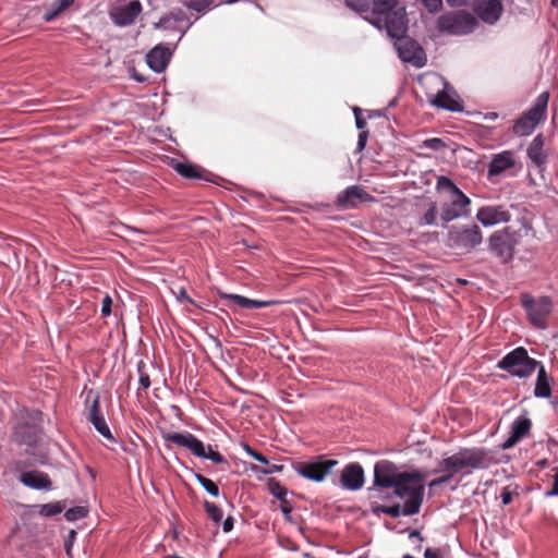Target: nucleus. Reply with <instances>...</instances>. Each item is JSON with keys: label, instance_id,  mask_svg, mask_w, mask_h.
I'll list each match as a JSON object with an SVG mask.
<instances>
[{"label": "nucleus", "instance_id": "f257e3e1", "mask_svg": "<svg viewBox=\"0 0 558 558\" xmlns=\"http://www.w3.org/2000/svg\"><path fill=\"white\" fill-rule=\"evenodd\" d=\"M425 475L420 472H400L397 465L388 460H380L374 466V486L376 488H393V495L404 499L403 506H378L377 511L391 518L418 513L424 497Z\"/></svg>", "mask_w": 558, "mask_h": 558}, {"label": "nucleus", "instance_id": "f03ea898", "mask_svg": "<svg viewBox=\"0 0 558 558\" xmlns=\"http://www.w3.org/2000/svg\"><path fill=\"white\" fill-rule=\"evenodd\" d=\"M163 439L167 444L190 450L197 458L208 459L216 464H228L227 459L220 452L214 450L210 445L206 446L189 432L168 433L163 435Z\"/></svg>", "mask_w": 558, "mask_h": 558}, {"label": "nucleus", "instance_id": "7ed1b4c3", "mask_svg": "<svg viewBox=\"0 0 558 558\" xmlns=\"http://www.w3.org/2000/svg\"><path fill=\"white\" fill-rule=\"evenodd\" d=\"M483 241L480 227L475 223L452 226L448 230L447 245L465 253L473 251Z\"/></svg>", "mask_w": 558, "mask_h": 558}, {"label": "nucleus", "instance_id": "20e7f679", "mask_svg": "<svg viewBox=\"0 0 558 558\" xmlns=\"http://www.w3.org/2000/svg\"><path fill=\"white\" fill-rule=\"evenodd\" d=\"M477 26L476 19L469 12L457 11L442 14L438 19V28L451 35H465Z\"/></svg>", "mask_w": 558, "mask_h": 558}, {"label": "nucleus", "instance_id": "39448f33", "mask_svg": "<svg viewBox=\"0 0 558 558\" xmlns=\"http://www.w3.org/2000/svg\"><path fill=\"white\" fill-rule=\"evenodd\" d=\"M422 81L426 85L441 86V89L437 90L436 94H428V100L432 105L450 111L460 110L459 101L447 92L448 83L442 76L436 73H430L426 74Z\"/></svg>", "mask_w": 558, "mask_h": 558}, {"label": "nucleus", "instance_id": "423d86ee", "mask_svg": "<svg viewBox=\"0 0 558 558\" xmlns=\"http://www.w3.org/2000/svg\"><path fill=\"white\" fill-rule=\"evenodd\" d=\"M462 474H470L473 470L487 469L495 460L493 454L483 448H463L458 451Z\"/></svg>", "mask_w": 558, "mask_h": 558}, {"label": "nucleus", "instance_id": "0eeeda50", "mask_svg": "<svg viewBox=\"0 0 558 558\" xmlns=\"http://www.w3.org/2000/svg\"><path fill=\"white\" fill-rule=\"evenodd\" d=\"M553 310V302L548 296L534 299L525 294V312L530 323L539 329L547 327V320Z\"/></svg>", "mask_w": 558, "mask_h": 558}, {"label": "nucleus", "instance_id": "6e6552de", "mask_svg": "<svg viewBox=\"0 0 558 558\" xmlns=\"http://www.w3.org/2000/svg\"><path fill=\"white\" fill-rule=\"evenodd\" d=\"M337 464V460L318 457L314 461L299 462L294 466V470L302 477L319 483L326 478L332 468Z\"/></svg>", "mask_w": 558, "mask_h": 558}, {"label": "nucleus", "instance_id": "1a4fd4ad", "mask_svg": "<svg viewBox=\"0 0 558 558\" xmlns=\"http://www.w3.org/2000/svg\"><path fill=\"white\" fill-rule=\"evenodd\" d=\"M471 199L462 192H454L448 196V201L441 204L440 218L444 222L468 217L470 214Z\"/></svg>", "mask_w": 558, "mask_h": 558}, {"label": "nucleus", "instance_id": "9d476101", "mask_svg": "<svg viewBox=\"0 0 558 558\" xmlns=\"http://www.w3.org/2000/svg\"><path fill=\"white\" fill-rule=\"evenodd\" d=\"M548 101L549 92L545 90L537 96L532 107L525 111V136L532 134L535 128L546 120Z\"/></svg>", "mask_w": 558, "mask_h": 558}, {"label": "nucleus", "instance_id": "9b49d317", "mask_svg": "<svg viewBox=\"0 0 558 558\" xmlns=\"http://www.w3.org/2000/svg\"><path fill=\"white\" fill-rule=\"evenodd\" d=\"M375 197L360 185H351L338 194L336 205L342 209L356 208L360 203L374 202Z\"/></svg>", "mask_w": 558, "mask_h": 558}, {"label": "nucleus", "instance_id": "f8f14e48", "mask_svg": "<svg viewBox=\"0 0 558 558\" xmlns=\"http://www.w3.org/2000/svg\"><path fill=\"white\" fill-rule=\"evenodd\" d=\"M398 40L397 50L402 61L412 63L417 68L425 64L426 58L424 50L416 41L404 37Z\"/></svg>", "mask_w": 558, "mask_h": 558}, {"label": "nucleus", "instance_id": "ddd939ff", "mask_svg": "<svg viewBox=\"0 0 558 558\" xmlns=\"http://www.w3.org/2000/svg\"><path fill=\"white\" fill-rule=\"evenodd\" d=\"M384 15V23L388 35L395 39H401L408 29V21L403 10H391L388 13H379Z\"/></svg>", "mask_w": 558, "mask_h": 558}, {"label": "nucleus", "instance_id": "4468645a", "mask_svg": "<svg viewBox=\"0 0 558 558\" xmlns=\"http://www.w3.org/2000/svg\"><path fill=\"white\" fill-rule=\"evenodd\" d=\"M341 487L348 490H359L364 485V470L360 463L347 464L340 475Z\"/></svg>", "mask_w": 558, "mask_h": 558}, {"label": "nucleus", "instance_id": "2eb2a0df", "mask_svg": "<svg viewBox=\"0 0 558 558\" xmlns=\"http://www.w3.org/2000/svg\"><path fill=\"white\" fill-rule=\"evenodd\" d=\"M142 11L140 1L134 0L124 5L116 8L111 12V17L117 25L126 26L132 24Z\"/></svg>", "mask_w": 558, "mask_h": 558}, {"label": "nucleus", "instance_id": "dca6fc26", "mask_svg": "<svg viewBox=\"0 0 558 558\" xmlns=\"http://www.w3.org/2000/svg\"><path fill=\"white\" fill-rule=\"evenodd\" d=\"M476 218L483 226L490 227L507 222L509 220V213L499 206H485L478 209Z\"/></svg>", "mask_w": 558, "mask_h": 558}, {"label": "nucleus", "instance_id": "f3484780", "mask_svg": "<svg viewBox=\"0 0 558 558\" xmlns=\"http://www.w3.org/2000/svg\"><path fill=\"white\" fill-rule=\"evenodd\" d=\"M475 12L485 23L494 24L501 15L502 5L499 0H483L476 3Z\"/></svg>", "mask_w": 558, "mask_h": 558}, {"label": "nucleus", "instance_id": "a211bd4d", "mask_svg": "<svg viewBox=\"0 0 558 558\" xmlns=\"http://www.w3.org/2000/svg\"><path fill=\"white\" fill-rule=\"evenodd\" d=\"M171 54L172 52L168 47L157 45L147 53L146 61L153 71L161 73L167 68Z\"/></svg>", "mask_w": 558, "mask_h": 558}, {"label": "nucleus", "instance_id": "6ab92c4d", "mask_svg": "<svg viewBox=\"0 0 558 558\" xmlns=\"http://www.w3.org/2000/svg\"><path fill=\"white\" fill-rule=\"evenodd\" d=\"M498 367L511 375L523 377V347H518L498 362Z\"/></svg>", "mask_w": 558, "mask_h": 558}, {"label": "nucleus", "instance_id": "aec40b11", "mask_svg": "<svg viewBox=\"0 0 558 558\" xmlns=\"http://www.w3.org/2000/svg\"><path fill=\"white\" fill-rule=\"evenodd\" d=\"M219 295L221 300L229 301L230 303H233L241 308L248 310L268 307L280 303L279 301L276 300H253L234 293H220Z\"/></svg>", "mask_w": 558, "mask_h": 558}, {"label": "nucleus", "instance_id": "412c9836", "mask_svg": "<svg viewBox=\"0 0 558 558\" xmlns=\"http://www.w3.org/2000/svg\"><path fill=\"white\" fill-rule=\"evenodd\" d=\"M20 481L27 487L34 489L49 490L52 486L48 474L40 471H27L20 475Z\"/></svg>", "mask_w": 558, "mask_h": 558}, {"label": "nucleus", "instance_id": "4be33fe9", "mask_svg": "<svg viewBox=\"0 0 558 558\" xmlns=\"http://www.w3.org/2000/svg\"><path fill=\"white\" fill-rule=\"evenodd\" d=\"M514 165V157L512 151L505 150L497 155H495L489 163L488 167V175L494 177L498 175L505 170L513 167Z\"/></svg>", "mask_w": 558, "mask_h": 558}, {"label": "nucleus", "instance_id": "5701e85b", "mask_svg": "<svg viewBox=\"0 0 558 558\" xmlns=\"http://www.w3.org/2000/svg\"><path fill=\"white\" fill-rule=\"evenodd\" d=\"M544 136L538 134L527 147L526 154L531 161L539 169L547 162L548 155L544 150Z\"/></svg>", "mask_w": 558, "mask_h": 558}, {"label": "nucleus", "instance_id": "b1692460", "mask_svg": "<svg viewBox=\"0 0 558 558\" xmlns=\"http://www.w3.org/2000/svg\"><path fill=\"white\" fill-rule=\"evenodd\" d=\"M75 0H46L43 2V19L51 22L74 3Z\"/></svg>", "mask_w": 558, "mask_h": 558}, {"label": "nucleus", "instance_id": "393cba45", "mask_svg": "<svg viewBox=\"0 0 558 558\" xmlns=\"http://www.w3.org/2000/svg\"><path fill=\"white\" fill-rule=\"evenodd\" d=\"M13 437L19 444L32 446L37 440V427L29 423L17 424L14 427Z\"/></svg>", "mask_w": 558, "mask_h": 558}, {"label": "nucleus", "instance_id": "a878e982", "mask_svg": "<svg viewBox=\"0 0 558 558\" xmlns=\"http://www.w3.org/2000/svg\"><path fill=\"white\" fill-rule=\"evenodd\" d=\"M534 396L537 398H549L551 396V378L544 366L539 367L534 387Z\"/></svg>", "mask_w": 558, "mask_h": 558}, {"label": "nucleus", "instance_id": "bb28decb", "mask_svg": "<svg viewBox=\"0 0 558 558\" xmlns=\"http://www.w3.org/2000/svg\"><path fill=\"white\" fill-rule=\"evenodd\" d=\"M435 472L447 473L451 480L456 474L462 473L458 452L442 459Z\"/></svg>", "mask_w": 558, "mask_h": 558}, {"label": "nucleus", "instance_id": "cd10ccee", "mask_svg": "<svg viewBox=\"0 0 558 558\" xmlns=\"http://www.w3.org/2000/svg\"><path fill=\"white\" fill-rule=\"evenodd\" d=\"M490 246L498 254L504 255L510 253L512 246V240L508 232H495L490 239Z\"/></svg>", "mask_w": 558, "mask_h": 558}, {"label": "nucleus", "instance_id": "c85d7f7f", "mask_svg": "<svg viewBox=\"0 0 558 558\" xmlns=\"http://www.w3.org/2000/svg\"><path fill=\"white\" fill-rule=\"evenodd\" d=\"M521 437H523V416H518L513 422L510 436L502 444V448H511Z\"/></svg>", "mask_w": 558, "mask_h": 558}, {"label": "nucleus", "instance_id": "c756f323", "mask_svg": "<svg viewBox=\"0 0 558 558\" xmlns=\"http://www.w3.org/2000/svg\"><path fill=\"white\" fill-rule=\"evenodd\" d=\"M175 171L187 179L202 178L199 169L191 163L177 161L173 166Z\"/></svg>", "mask_w": 558, "mask_h": 558}, {"label": "nucleus", "instance_id": "7c9ffc66", "mask_svg": "<svg viewBox=\"0 0 558 558\" xmlns=\"http://www.w3.org/2000/svg\"><path fill=\"white\" fill-rule=\"evenodd\" d=\"M138 373V389L137 395H141L142 390H147L150 387V376L147 372V366L143 361L137 363Z\"/></svg>", "mask_w": 558, "mask_h": 558}, {"label": "nucleus", "instance_id": "2f4dec72", "mask_svg": "<svg viewBox=\"0 0 558 558\" xmlns=\"http://www.w3.org/2000/svg\"><path fill=\"white\" fill-rule=\"evenodd\" d=\"M204 509L207 513V515L216 523V524H219L221 521H222V518H223V511L221 508H219L217 505H215L214 502H210L208 500H205L204 504Z\"/></svg>", "mask_w": 558, "mask_h": 558}, {"label": "nucleus", "instance_id": "473e14b6", "mask_svg": "<svg viewBox=\"0 0 558 558\" xmlns=\"http://www.w3.org/2000/svg\"><path fill=\"white\" fill-rule=\"evenodd\" d=\"M194 476H195L196 481L201 484V486L208 494H210L214 497L219 496V493H220L219 487L217 486V484L215 482H213L211 480L207 478L206 476H204L199 473H195Z\"/></svg>", "mask_w": 558, "mask_h": 558}, {"label": "nucleus", "instance_id": "72a5a7b5", "mask_svg": "<svg viewBox=\"0 0 558 558\" xmlns=\"http://www.w3.org/2000/svg\"><path fill=\"white\" fill-rule=\"evenodd\" d=\"M437 215H438V208L436 206V203H430L428 209L425 211V214L420 219L418 225L420 226H433L437 222Z\"/></svg>", "mask_w": 558, "mask_h": 558}, {"label": "nucleus", "instance_id": "f704fd0d", "mask_svg": "<svg viewBox=\"0 0 558 558\" xmlns=\"http://www.w3.org/2000/svg\"><path fill=\"white\" fill-rule=\"evenodd\" d=\"M269 492L272 496L278 498L281 502L286 504L287 489L276 480L271 478L268 482Z\"/></svg>", "mask_w": 558, "mask_h": 558}, {"label": "nucleus", "instance_id": "c9c22d12", "mask_svg": "<svg viewBox=\"0 0 558 558\" xmlns=\"http://www.w3.org/2000/svg\"><path fill=\"white\" fill-rule=\"evenodd\" d=\"M436 187L437 190L446 191L448 196L461 191L449 178L444 175L438 178Z\"/></svg>", "mask_w": 558, "mask_h": 558}, {"label": "nucleus", "instance_id": "e433bc0d", "mask_svg": "<svg viewBox=\"0 0 558 558\" xmlns=\"http://www.w3.org/2000/svg\"><path fill=\"white\" fill-rule=\"evenodd\" d=\"M90 423L94 425V427L100 435H102L105 438L109 440H113V436L104 416H100L95 421H92Z\"/></svg>", "mask_w": 558, "mask_h": 558}, {"label": "nucleus", "instance_id": "4c0bfd02", "mask_svg": "<svg viewBox=\"0 0 558 558\" xmlns=\"http://www.w3.org/2000/svg\"><path fill=\"white\" fill-rule=\"evenodd\" d=\"M374 13H388L393 10L397 4V0H373Z\"/></svg>", "mask_w": 558, "mask_h": 558}, {"label": "nucleus", "instance_id": "58836bf2", "mask_svg": "<svg viewBox=\"0 0 558 558\" xmlns=\"http://www.w3.org/2000/svg\"><path fill=\"white\" fill-rule=\"evenodd\" d=\"M87 510L84 507L77 506L65 511L64 517L68 521H77L85 518Z\"/></svg>", "mask_w": 558, "mask_h": 558}, {"label": "nucleus", "instance_id": "ea45409f", "mask_svg": "<svg viewBox=\"0 0 558 558\" xmlns=\"http://www.w3.org/2000/svg\"><path fill=\"white\" fill-rule=\"evenodd\" d=\"M63 507L60 502L46 504L40 507V514L45 517H53L61 513Z\"/></svg>", "mask_w": 558, "mask_h": 558}, {"label": "nucleus", "instance_id": "a19ab883", "mask_svg": "<svg viewBox=\"0 0 558 558\" xmlns=\"http://www.w3.org/2000/svg\"><path fill=\"white\" fill-rule=\"evenodd\" d=\"M345 5L359 13L366 12L369 8V0H344Z\"/></svg>", "mask_w": 558, "mask_h": 558}, {"label": "nucleus", "instance_id": "79ce46f5", "mask_svg": "<svg viewBox=\"0 0 558 558\" xmlns=\"http://www.w3.org/2000/svg\"><path fill=\"white\" fill-rule=\"evenodd\" d=\"M104 416L100 410L99 397L96 396L93 400L88 410V421H95L96 418Z\"/></svg>", "mask_w": 558, "mask_h": 558}, {"label": "nucleus", "instance_id": "37998d69", "mask_svg": "<svg viewBox=\"0 0 558 558\" xmlns=\"http://www.w3.org/2000/svg\"><path fill=\"white\" fill-rule=\"evenodd\" d=\"M541 366L544 365L536 360L531 359L525 351V377L532 375L534 372L538 373Z\"/></svg>", "mask_w": 558, "mask_h": 558}, {"label": "nucleus", "instance_id": "c03bdc74", "mask_svg": "<svg viewBox=\"0 0 558 558\" xmlns=\"http://www.w3.org/2000/svg\"><path fill=\"white\" fill-rule=\"evenodd\" d=\"M185 5L196 12H203L209 8V2L207 0H190L185 2Z\"/></svg>", "mask_w": 558, "mask_h": 558}, {"label": "nucleus", "instance_id": "a18cd8bd", "mask_svg": "<svg viewBox=\"0 0 558 558\" xmlns=\"http://www.w3.org/2000/svg\"><path fill=\"white\" fill-rule=\"evenodd\" d=\"M266 468L265 469H260L256 465H253L252 466V470L255 471V472H259V473H263V474H272V473H278V472H281L283 466L282 465H278V464H265Z\"/></svg>", "mask_w": 558, "mask_h": 558}, {"label": "nucleus", "instance_id": "49530a36", "mask_svg": "<svg viewBox=\"0 0 558 558\" xmlns=\"http://www.w3.org/2000/svg\"><path fill=\"white\" fill-rule=\"evenodd\" d=\"M423 147L429 148L433 150H439L442 147H445V144H444L442 140L433 137V138L425 140L423 142Z\"/></svg>", "mask_w": 558, "mask_h": 558}, {"label": "nucleus", "instance_id": "de8ad7c7", "mask_svg": "<svg viewBox=\"0 0 558 558\" xmlns=\"http://www.w3.org/2000/svg\"><path fill=\"white\" fill-rule=\"evenodd\" d=\"M112 299L110 295H106L101 301V315L104 317H108L111 315V308H112Z\"/></svg>", "mask_w": 558, "mask_h": 558}, {"label": "nucleus", "instance_id": "09e8293b", "mask_svg": "<svg viewBox=\"0 0 558 558\" xmlns=\"http://www.w3.org/2000/svg\"><path fill=\"white\" fill-rule=\"evenodd\" d=\"M424 7L432 13L437 12L442 7V0H421Z\"/></svg>", "mask_w": 558, "mask_h": 558}, {"label": "nucleus", "instance_id": "8fccbe9b", "mask_svg": "<svg viewBox=\"0 0 558 558\" xmlns=\"http://www.w3.org/2000/svg\"><path fill=\"white\" fill-rule=\"evenodd\" d=\"M244 448H245V451L253 459H255L256 461H258V462H260L263 464H268V459L264 454H262V453L257 452L256 450L252 449L248 445H245Z\"/></svg>", "mask_w": 558, "mask_h": 558}, {"label": "nucleus", "instance_id": "3c124183", "mask_svg": "<svg viewBox=\"0 0 558 558\" xmlns=\"http://www.w3.org/2000/svg\"><path fill=\"white\" fill-rule=\"evenodd\" d=\"M234 526V519L233 517L229 515L225 519L222 523V530L225 533H229L233 530Z\"/></svg>", "mask_w": 558, "mask_h": 558}, {"label": "nucleus", "instance_id": "603ef678", "mask_svg": "<svg viewBox=\"0 0 558 558\" xmlns=\"http://www.w3.org/2000/svg\"><path fill=\"white\" fill-rule=\"evenodd\" d=\"M450 480L451 478L449 477V475L447 473H442V475L440 477L433 480L429 483V486L434 487V486H437V485H440V484H445V483H448Z\"/></svg>", "mask_w": 558, "mask_h": 558}, {"label": "nucleus", "instance_id": "864d4df0", "mask_svg": "<svg viewBox=\"0 0 558 558\" xmlns=\"http://www.w3.org/2000/svg\"><path fill=\"white\" fill-rule=\"evenodd\" d=\"M354 114H355V124H356V128L362 130L365 128L366 125V122L363 118H361V110L359 108H355L354 109Z\"/></svg>", "mask_w": 558, "mask_h": 558}, {"label": "nucleus", "instance_id": "5fc2aeb1", "mask_svg": "<svg viewBox=\"0 0 558 558\" xmlns=\"http://www.w3.org/2000/svg\"><path fill=\"white\" fill-rule=\"evenodd\" d=\"M367 132H361L359 134V140H357V149L359 150H363L366 146V142H367Z\"/></svg>", "mask_w": 558, "mask_h": 558}, {"label": "nucleus", "instance_id": "6e6d98bb", "mask_svg": "<svg viewBox=\"0 0 558 558\" xmlns=\"http://www.w3.org/2000/svg\"><path fill=\"white\" fill-rule=\"evenodd\" d=\"M549 495H558V471L554 475V483Z\"/></svg>", "mask_w": 558, "mask_h": 558}, {"label": "nucleus", "instance_id": "4d7b16f0", "mask_svg": "<svg viewBox=\"0 0 558 558\" xmlns=\"http://www.w3.org/2000/svg\"><path fill=\"white\" fill-rule=\"evenodd\" d=\"M447 3L451 7H460V5H465L469 3L470 0H446Z\"/></svg>", "mask_w": 558, "mask_h": 558}, {"label": "nucleus", "instance_id": "13d9d810", "mask_svg": "<svg viewBox=\"0 0 558 558\" xmlns=\"http://www.w3.org/2000/svg\"><path fill=\"white\" fill-rule=\"evenodd\" d=\"M424 557L425 558H439V555L437 551L430 549V548H427L424 553Z\"/></svg>", "mask_w": 558, "mask_h": 558}, {"label": "nucleus", "instance_id": "bf43d9fd", "mask_svg": "<svg viewBox=\"0 0 558 558\" xmlns=\"http://www.w3.org/2000/svg\"><path fill=\"white\" fill-rule=\"evenodd\" d=\"M292 508L286 500V504L281 502V511L288 517L291 512Z\"/></svg>", "mask_w": 558, "mask_h": 558}, {"label": "nucleus", "instance_id": "052dcab7", "mask_svg": "<svg viewBox=\"0 0 558 558\" xmlns=\"http://www.w3.org/2000/svg\"><path fill=\"white\" fill-rule=\"evenodd\" d=\"M523 130V119L519 118L514 125L515 133H520V131Z\"/></svg>", "mask_w": 558, "mask_h": 558}, {"label": "nucleus", "instance_id": "680f3d73", "mask_svg": "<svg viewBox=\"0 0 558 558\" xmlns=\"http://www.w3.org/2000/svg\"><path fill=\"white\" fill-rule=\"evenodd\" d=\"M511 501V495L509 493L502 494V502L505 505L509 504Z\"/></svg>", "mask_w": 558, "mask_h": 558}, {"label": "nucleus", "instance_id": "e2e57ef3", "mask_svg": "<svg viewBox=\"0 0 558 558\" xmlns=\"http://www.w3.org/2000/svg\"><path fill=\"white\" fill-rule=\"evenodd\" d=\"M524 425H525V437H527L529 432H530V427H531V421L529 418H526V417H525Z\"/></svg>", "mask_w": 558, "mask_h": 558}, {"label": "nucleus", "instance_id": "0e129e2a", "mask_svg": "<svg viewBox=\"0 0 558 558\" xmlns=\"http://www.w3.org/2000/svg\"><path fill=\"white\" fill-rule=\"evenodd\" d=\"M173 17L175 21H182L183 20V12L173 13Z\"/></svg>", "mask_w": 558, "mask_h": 558}, {"label": "nucleus", "instance_id": "69168bd1", "mask_svg": "<svg viewBox=\"0 0 558 558\" xmlns=\"http://www.w3.org/2000/svg\"><path fill=\"white\" fill-rule=\"evenodd\" d=\"M550 4L558 9V0H551Z\"/></svg>", "mask_w": 558, "mask_h": 558}, {"label": "nucleus", "instance_id": "338daca9", "mask_svg": "<svg viewBox=\"0 0 558 558\" xmlns=\"http://www.w3.org/2000/svg\"><path fill=\"white\" fill-rule=\"evenodd\" d=\"M223 3L231 4L236 2L238 0H221Z\"/></svg>", "mask_w": 558, "mask_h": 558}, {"label": "nucleus", "instance_id": "774afa93", "mask_svg": "<svg viewBox=\"0 0 558 558\" xmlns=\"http://www.w3.org/2000/svg\"><path fill=\"white\" fill-rule=\"evenodd\" d=\"M181 296H185V298H186V300H189V301L191 302V300H190V299L187 298V295L185 294V291H182Z\"/></svg>", "mask_w": 558, "mask_h": 558}]
</instances>
